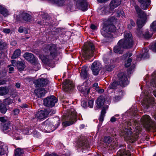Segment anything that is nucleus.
<instances>
[{"label":"nucleus","instance_id":"f257e3e1","mask_svg":"<svg viewBox=\"0 0 156 156\" xmlns=\"http://www.w3.org/2000/svg\"><path fill=\"white\" fill-rule=\"evenodd\" d=\"M124 36V38L120 40L114 47V51L115 53L122 54L124 49L129 48L133 46L134 42L131 33L125 32Z\"/></svg>","mask_w":156,"mask_h":156},{"label":"nucleus","instance_id":"f03ea898","mask_svg":"<svg viewBox=\"0 0 156 156\" xmlns=\"http://www.w3.org/2000/svg\"><path fill=\"white\" fill-rule=\"evenodd\" d=\"M44 49L48 50L50 52L49 55L45 56L43 55H40L39 58L43 62L48 65L49 66L53 68L55 67V64L52 62L51 63V61L55 58L59 54L57 50V48L55 44L46 45Z\"/></svg>","mask_w":156,"mask_h":156},{"label":"nucleus","instance_id":"7ed1b4c3","mask_svg":"<svg viewBox=\"0 0 156 156\" xmlns=\"http://www.w3.org/2000/svg\"><path fill=\"white\" fill-rule=\"evenodd\" d=\"M114 19L110 18L104 20L103 26L101 31L102 35L105 37L110 36V32H113L115 31L116 27L112 23Z\"/></svg>","mask_w":156,"mask_h":156},{"label":"nucleus","instance_id":"20e7f679","mask_svg":"<svg viewBox=\"0 0 156 156\" xmlns=\"http://www.w3.org/2000/svg\"><path fill=\"white\" fill-rule=\"evenodd\" d=\"M131 130L130 128L123 129L121 130L120 135L126 141L133 143L137 140L138 136L137 133H133Z\"/></svg>","mask_w":156,"mask_h":156},{"label":"nucleus","instance_id":"39448f33","mask_svg":"<svg viewBox=\"0 0 156 156\" xmlns=\"http://www.w3.org/2000/svg\"><path fill=\"white\" fill-rule=\"evenodd\" d=\"M94 46L93 44L89 42L85 45L83 50V55L86 59H88L93 56Z\"/></svg>","mask_w":156,"mask_h":156},{"label":"nucleus","instance_id":"423d86ee","mask_svg":"<svg viewBox=\"0 0 156 156\" xmlns=\"http://www.w3.org/2000/svg\"><path fill=\"white\" fill-rule=\"evenodd\" d=\"M76 111L73 108L70 109L69 112V114L68 117V121L62 123L63 126H67L73 124L76 121Z\"/></svg>","mask_w":156,"mask_h":156},{"label":"nucleus","instance_id":"0eeeda50","mask_svg":"<svg viewBox=\"0 0 156 156\" xmlns=\"http://www.w3.org/2000/svg\"><path fill=\"white\" fill-rule=\"evenodd\" d=\"M116 79L119 85L121 86L124 87L127 85L129 83L127 75L124 72H120L119 73L117 74Z\"/></svg>","mask_w":156,"mask_h":156},{"label":"nucleus","instance_id":"6e6552de","mask_svg":"<svg viewBox=\"0 0 156 156\" xmlns=\"http://www.w3.org/2000/svg\"><path fill=\"white\" fill-rule=\"evenodd\" d=\"M141 123L148 130L153 127V122L148 115H144L141 119Z\"/></svg>","mask_w":156,"mask_h":156},{"label":"nucleus","instance_id":"1a4fd4ad","mask_svg":"<svg viewBox=\"0 0 156 156\" xmlns=\"http://www.w3.org/2000/svg\"><path fill=\"white\" fill-rule=\"evenodd\" d=\"M58 101L57 98L52 95L47 97L44 100V105L48 107H52Z\"/></svg>","mask_w":156,"mask_h":156},{"label":"nucleus","instance_id":"9d476101","mask_svg":"<svg viewBox=\"0 0 156 156\" xmlns=\"http://www.w3.org/2000/svg\"><path fill=\"white\" fill-rule=\"evenodd\" d=\"M24 57L29 62H30L33 65H37V67L39 66L40 64L38 63L37 59L35 58L34 55L31 53H26L24 54Z\"/></svg>","mask_w":156,"mask_h":156},{"label":"nucleus","instance_id":"9b49d317","mask_svg":"<svg viewBox=\"0 0 156 156\" xmlns=\"http://www.w3.org/2000/svg\"><path fill=\"white\" fill-rule=\"evenodd\" d=\"M76 6L83 11L87 9V4L86 0H74Z\"/></svg>","mask_w":156,"mask_h":156},{"label":"nucleus","instance_id":"f8f14e48","mask_svg":"<svg viewBox=\"0 0 156 156\" xmlns=\"http://www.w3.org/2000/svg\"><path fill=\"white\" fill-rule=\"evenodd\" d=\"M53 125L48 121H46L40 126L41 129L44 132H51L53 131L52 129Z\"/></svg>","mask_w":156,"mask_h":156},{"label":"nucleus","instance_id":"ddd939ff","mask_svg":"<svg viewBox=\"0 0 156 156\" xmlns=\"http://www.w3.org/2000/svg\"><path fill=\"white\" fill-rule=\"evenodd\" d=\"M154 98L152 97H147L145 98L142 102L143 107L146 108H147L150 105L154 104Z\"/></svg>","mask_w":156,"mask_h":156},{"label":"nucleus","instance_id":"4468645a","mask_svg":"<svg viewBox=\"0 0 156 156\" xmlns=\"http://www.w3.org/2000/svg\"><path fill=\"white\" fill-rule=\"evenodd\" d=\"M135 8L139 18L140 19L146 20V13L143 11L139 6L136 5L135 6Z\"/></svg>","mask_w":156,"mask_h":156},{"label":"nucleus","instance_id":"2eb2a0df","mask_svg":"<svg viewBox=\"0 0 156 156\" xmlns=\"http://www.w3.org/2000/svg\"><path fill=\"white\" fill-rule=\"evenodd\" d=\"M36 87H44L48 83V80L46 79H38L34 82Z\"/></svg>","mask_w":156,"mask_h":156},{"label":"nucleus","instance_id":"dca6fc26","mask_svg":"<svg viewBox=\"0 0 156 156\" xmlns=\"http://www.w3.org/2000/svg\"><path fill=\"white\" fill-rule=\"evenodd\" d=\"M50 110L45 109L44 110H40L36 114V117L39 119H44L48 116L49 114Z\"/></svg>","mask_w":156,"mask_h":156},{"label":"nucleus","instance_id":"f3484780","mask_svg":"<svg viewBox=\"0 0 156 156\" xmlns=\"http://www.w3.org/2000/svg\"><path fill=\"white\" fill-rule=\"evenodd\" d=\"M63 84L62 88L66 91L70 90L73 88V85L72 82L69 80H66Z\"/></svg>","mask_w":156,"mask_h":156},{"label":"nucleus","instance_id":"a211bd4d","mask_svg":"<svg viewBox=\"0 0 156 156\" xmlns=\"http://www.w3.org/2000/svg\"><path fill=\"white\" fill-rule=\"evenodd\" d=\"M140 3L141 8L143 9L146 10L149 6L151 3L150 0H138Z\"/></svg>","mask_w":156,"mask_h":156},{"label":"nucleus","instance_id":"6ab92c4d","mask_svg":"<svg viewBox=\"0 0 156 156\" xmlns=\"http://www.w3.org/2000/svg\"><path fill=\"white\" fill-rule=\"evenodd\" d=\"M121 0H112L110 2V10L109 12L112 13V11L119 5L121 4Z\"/></svg>","mask_w":156,"mask_h":156},{"label":"nucleus","instance_id":"aec40b11","mask_svg":"<svg viewBox=\"0 0 156 156\" xmlns=\"http://www.w3.org/2000/svg\"><path fill=\"white\" fill-rule=\"evenodd\" d=\"M87 85V83L86 82H84L81 85H78L77 87V89L81 92H86L88 94L90 92V89L88 88Z\"/></svg>","mask_w":156,"mask_h":156},{"label":"nucleus","instance_id":"412c9836","mask_svg":"<svg viewBox=\"0 0 156 156\" xmlns=\"http://www.w3.org/2000/svg\"><path fill=\"white\" fill-rule=\"evenodd\" d=\"M34 92L38 98L43 97L47 92L45 89L42 88L35 90Z\"/></svg>","mask_w":156,"mask_h":156},{"label":"nucleus","instance_id":"4be33fe9","mask_svg":"<svg viewBox=\"0 0 156 156\" xmlns=\"http://www.w3.org/2000/svg\"><path fill=\"white\" fill-rule=\"evenodd\" d=\"M117 156H130L131 154L129 151H126L125 148L123 147L117 152Z\"/></svg>","mask_w":156,"mask_h":156},{"label":"nucleus","instance_id":"5701e85b","mask_svg":"<svg viewBox=\"0 0 156 156\" xmlns=\"http://www.w3.org/2000/svg\"><path fill=\"white\" fill-rule=\"evenodd\" d=\"M20 16L23 20L26 21H29L30 20V15L24 12L20 13Z\"/></svg>","mask_w":156,"mask_h":156},{"label":"nucleus","instance_id":"b1692460","mask_svg":"<svg viewBox=\"0 0 156 156\" xmlns=\"http://www.w3.org/2000/svg\"><path fill=\"white\" fill-rule=\"evenodd\" d=\"M9 91V89L7 86L0 87V95L4 96L7 94Z\"/></svg>","mask_w":156,"mask_h":156},{"label":"nucleus","instance_id":"393cba45","mask_svg":"<svg viewBox=\"0 0 156 156\" xmlns=\"http://www.w3.org/2000/svg\"><path fill=\"white\" fill-rule=\"evenodd\" d=\"M105 102V98L103 97H99L97 100V104L98 106L100 108L102 106Z\"/></svg>","mask_w":156,"mask_h":156},{"label":"nucleus","instance_id":"a878e982","mask_svg":"<svg viewBox=\"0 0 156 156\" xmlns=\"http://www.w3.org/2000/svg\"><path fill=\"white\" fill-rule=\"evenodd\" d=\"M81 77L83 79H86L89 77L87 70L86 69H82L80 73Z\"/></svg>","mask_w":156,"mask_h":156},{"label":"nucleus","instance_id":"bb28decb","mask_svg":"<svg viewBox=\"0 0 156 156\" xmlns=\"http://www.w3.org/2000/svg\"><path fill=\"white\" fill-rule=\"evenodd\" d=\"M134 125L135 127L134 128V131L137 133H139L142 130V128L140 127V124L136 121H134Z\"/></svg>","mask_w":156,"mask_h":156},{"label":"nucleus","instance_id":"cd10ccee","mask_svg":"<svg viewBox=\"0 0 156 156\" xmlns=\"http://www.w3.org/2000/svg\"><path fill=\"white\" fill-rule=\"evenodd\" d=\"M119 85V84L118 82L116 80H114L112 83L110 84L108 88L109 89H115Z\"/></svg>","mask_w":156,"mask_h":156},{"label":"nucleus","instance_id":"c85d7f7f","mask_svg":"<svg viewBox=\"0 0 156 156\" xmlns=\"http://www.w3.org/2000/svg\"><path fill=\"white\" fill-rule=\"evenodd\" d=\"M108 107L107 106L106 107L104 108L102 110L100 117L99 119L100 121L103 122L104 120V117L106 113V111Z\"/></svg>","mask_w":156,"mask_h":156},{"label":"nucleus","instance_id":"c756f323","mask_svg":"<svg viewBox=\"0 0 156 156\" xmlns=\"http://www.w3.org/2000/svg\"><path fill=\"white\" fill-rule=\"evenodd\" d=\"M8 147L6 145H0V155H3L6 153Z\"/></svg>","mask_w":156,"mask_h":156},{"label":"nucleus","instance_id":"7c9ffc66","mask_svg":"<svg viewBox=\"0 0 156 156\" xmlns=\"http://www.w3.org/2000/svg\"><path fill=\"white\" fill-rule=\"evenodd\" d=\"M146 20L140 19L137 20V23L138 27L139 28H141L145 24Z\"/></svg>","mask_w":156,"mask_h":156},{"label":"nucleus","instance_id":"2f4dec72","mask_svg":"<svg viewBox=\"0 0 156 156\" xmlns=\"http://www.w3.org/2000/svg\"><path fill=\"white\" fill-rule=\"evenodd\" d=\"M20 54V49H17L14 51L11 57V58L13 59H15L19 56Z\"/></svg>","mask_w":156,"mask_h":156},{"label":"nucleus","instance_id":"473e14b6","mask_svg":"<svg viewBox=\"0 0 156 156\" xmlns=\"http://www.w3.org/2000/svg\"><path fill=\"white\" fill-rule=\"evenodd\" d=\"M108 9V8H107L103 7L101 9H98V12L100 15H102L108 13V12H107ZM109 12L108 13H109Z\"/></svg>","mask_w":156,"mask_h":156},{"label":"nucleus","instance_id":"72a5a7b5","mask_svg":"<svg viewBox=\"0 0 156 156\" xmlns=\"http://www.w3.org/2000/svg\"><path fill=\"white\" fill-rule=\"evenodd\" d=\"M16 64L17 68H24L26 67L25 62L23 61H18Z\"/></svg>","mask_w":156,"mask_h":156},{"label":"nucleus","instance_id":"f704fd0d","mask_svg":"<svg viewBox=\"0 0 156 156\" xmlns=\"http://www.w3.org/2000/svg\"><path fill=\"white\" fill-rule=\"evenodd\" d=\"M101 67V63L99 62H94L91 66L92 68H99Z\"/></svg>","mask_w":156,"mask_h":156},{"label":"nucleus","instance_id":"c9c22d12","mask_svg":"<svg viewBox=\"0 0 156 156\" xmlns=\"http://www.w3.org/2000/svg\"><path fill=\"white\" fill-rule=\"evenodd\" d=\"M0 13L5 16H6L8 15L7 10L0 5Z\"/></svg>","mask_w":156,"mask_h":156},{"label":"nucleus","instance_id":"e433bc0d","mask_svg":"<svg viewBox=\"0 0 156 156\" xmlns=\"http://www.w3.org/2000/svg\"><path fill=\"white\" fill-rule=\"evenodd\" d=\"M0 13L5 16H6L8 15L7 10L0 5Z\"/></svg>","mask_w":156,"mask_h":156},{"label":"nucleus","instance_id":"4c0bfd02","mask_svg":"<svg viewBox=\"0 0 156 156\" xmlns=\"http://www.w3.org/2000/svg\"><path fill=\"white\" fill-rule=\"evenodd\" d=\"M7 109L5 106L3 104H0V111L1 112L4 114L6 112Z\"/></svg>","mask_w":156,"mask_h":156},{"label":"nucleus","instance_id":"58836bf2","mask_svg":"<svg viewBox=\"0 0 156 156\" xmlns=\"http://www.w3.org/2000/svg\"><path fill=\"white\" fill-rule=\"evenodd\" d=\"M24 153L23 151L20 148H17L16 150V152L15 153V156H21V155Z\"/></svg>","mask_w":156,"mask_h":156},{"label":"nucleus","instance_id":"ea45409f","mask_svg":"<svg viewBox=\"0 0 156 156\" xmlns=\"http://www.w3.org/2000/svg\"><path fill=\"white\" fill-rule=\"evenodd\" d=\"M10 126V125L9 123H5L2 127V129L3 132L5 133L7 132Z\"/></svg>","mask_w":156,"mask_h":156},{"label":"nucleus","instance_id":"a19ab883","mask_svg":"<svg viewBox=\"0 0 156 156\" xmlns=\"http://www.w3.org/2000/svg\"><path fill=\"white\" fill-rule=\"evenodd\" d=\"M52 1L54 2L56 4L59 6L63 5L65 1V0H51Z\"/></svg>","mask_w":156,"mask_h":156},{"label":"nucleus","instance_id":"79ce46f5","mask_svg":"<svg viewBox=\"0 0 156 156\" xmlns=\"http://www.w3.org/2000/svg\"><path fill=\"white\" fill-rule=\"evenodd\" d=\"M13 100L9 98H6L4 100L5 104L7 105H9L13 103Z\"/></svg>","mask_w":156,"mask_h":156},{"label":"nucleus","instance_id":"37998d69","mask_svg":"<svg viewBox=\"0 0 156 156\" xmlns=\"http://www.w3.org/2000/svg\"><path fill=\"white\" fill-rule=\"evenodd\" d=\"M104 141L105 143L109 144L111 142L112 140L110 136H105L104 137Z\"/></svg>","mask_w":156,"mask_h":156},{"label":"nucleus","instance_id":"c03bdc74","mask_svg":"<svg viewBox=\"0 0 156 156\" xmlns=\"http://www.w3.org/2000/svg\"><path fill=\"white\" fill-rule=\"evenodd\" d=\"M144 53L142 55V58H148L149 57V55L148 52V50L147 49H145L144 50Z\"/></svg>","mask_w":156,"mask_h":156},{"label":"nucleus","instance_id":"a18cd8bd","mask_svg":"<svg viewBox=\"0 0 156 156\" xmlns=\"http://www.w3.org/2000/svg\"><path fill=\"white\" fill-rule=\"evenodd\" d=\"M151 30L153 31H156V21H154L151 26Z\"/></svg>","mask_w":156,"mask_h":156},{"label":"nucleus","instance_id":"49530a36","mask_svg":"<svg viewBox=\"0 0 156 156\" xmlns=\"http://www.w3.org/2000/svg\"><path fill=\"white\" fill-rule=\"evenodd\" d=\"M93 74L94 75H97L98 74L100 70L99 69H92Z\"/></svg>","mask_w":156,"mask_h":156},{"label":"nucleus","instance_id":"de8ad7c7","mask_svg":"<svg viewBox=\"0 0 156 156\" xmlns=\"http://www.w3.org/2000/svg\"><path fill=\"white\" fill-rule=\"evenodd\" d=\"M132 61V59L130 58H129L127 60L125 64V66L126 67H128L131 65V62Z\"/></svg>","mask_w":156,"mask_h":156},{"label":"nucleus","instance_id":"09e8293b","mask_svg":"<svg viewBox=\"0 0 156 156\" xmlns=\"http://www.w3.org/2000/svg\"><path fill=\"white\" fill-rule=\"evenodd\" d=\"M7 71H6L5 69H3L2 70V72L0 73V76L1 77H4L6 75Z\"/></svg>","mask_w":156,"mask_h":156},{"label":"nucleus","instance_id":"8fccbe9b","mask_svg":"<svg viewBox=\"0 0 156 156\" xmlns=\"http://www.w3.org/2000/svg\"><path fill=\"white\" fill-rule=\"evenodd\" d=\"M144 36L146 38H149L151 37V35L150 34L148 31H147L144 34Z\"/></svg>","mask_w":156,"mask_h":156},{"label":"nucleus","instance_id":"3c124183","mask_svg":"<svg viewBox=\"0 0 156 156\" xmlns=\"http://www.w3.org/2000/svg\"><path fill=\"white\" fill-rule=\"evenodd\" d=\"M94 101V100L92 99L91 100H89L88 102V106L90 108H92L93 106V103Z\"/></svg>","mask_w":156,"mask_h":156},{"label":"nucleus","instance_id":"603ef678","mask_svg":"<svg viewBox=\"0 0 156 156\" xmlns=\"http://www.w3.org/2000/svg\"><path fill=\"white\" fill-rule=\"evenodd\" d=\"M20 110L18 108L15 109L13 111V114L15 115H17L19 113Z\"/></svg>","mask_w":156,"mask_h":156},{"label":"nucleus","instance_id":"864d4df0","mask_svg":"<svg viewBox=\"0 0 156 156\" xmlns=\"http://www.w3.org/2000/svg\"><path fill=\"white\" fill-rule=\"evenodd\" d=\"M151 49L153 51L156 52V42L151 46Z\"/></svg>","mask_w":156,"mask_h":156},{"label":"nucleus","instance_id":"5fc2aeb1","mask_svg":"<svg viewBox=\"0 0 156 156\" xmlns=\"http://www.w3.org/2000/svg\"><path fill=\"white\" fill-rule=\"evenodd\" d=\"M5 45V43L1 41H0V49L3 48Z\"/></svg>","mask_w":156,"mask_h":156},{"label":"nucleus","instance_id":"6e6d98bb","mask_svg":"<svg viewBox=\"0 0 156 156\" xmlns=\"http://www.w3.org/2000/svg\"><path fill=\"white\" fill-rule=\"evenodd\" d=\"M125 125H126L127 126H129L131 125V122L129 120H128L125 122Z\"/></svg>","mask_w":156,"mask_h":156},{"label":"nucleus","instance_id":"4d7b16f0","mask_svg":"<svg viewBox=\"0 0 156 156\" xmlns=\"http://www.w3.org/2000/svg\"><path fill=\"white\" fill-rule=\"evenodd\" d=\"M122 98L121 96H118L114 98V100L115 101H117L119 100Z\"/></svg>","mask_w":156,"mask_h":156},{"label":"nucleus","instance_id":"13d9d810","mask_svg":"<svg viewBox=\"0 0 156 156\" xmlns=\"http://www.w3.org/2000/svg\"><path fill=\"white\" fill-rule=\"evenodd\" d=\"M2 31L6 34H8L10 32V30L9 29H4Z\"/></svg>","mask_w":156,"mask_h":156},{"label":"nucleus","instance_id":"bf43d9fd","mask_svg":"<svg viewBox=\"0 0 156 156\" xmlns=\"http://www.w3.org/2000/svg\"><path fill=\"white\" fill-rule=\"evenodd\" d=\"M25 29V27H19L18 30V31L20 33H23V31Z\"/></svg>","mask_w":156,"mask_h":156},{"label":"nucleus","instance_id":"052dcab7","mask_svg":"<svg viewBox=\"0 0 156 156\" xmlns=\"http://www.w3.org/2000/svg\"><path fill=\"white\" fill-rule=\"evenodd\" d=\"M7 81L5 80H0V85L4 84L6 83Z\"/></svg>","mask_w":156,"mask_h":156},{"label":"nucleus","instance_id":"680f3d73","mask_svg":"<svg viewBox=\"0 0 156 156\" xmlns=\"http://www.w3.org/2000/svg\"><path fill=\"white\" fill-rule=\"evenodd\" d=\"M48 110H50V112H49V114L50 113V115L51 114H54L55 113V110L53 109H47Z\"/></svg>","mask_w":156,"mask_h":156},{"label":"nucleus","instance_id":"e2e57ef3","mask_svg":"<svg viewBox=\"0 0 156 156\" xmlns=\"http://www.w3.org/2000/svg\"><path fill=\"white\" fill-rule=\"evenodd\" d=\"M117 120V119L116 118H115L114 116H113L110 119V121L112 122H115Z\"/></svg>","mask_w":156,"mask_h":156},{"label":"nucleus","instance_id":"0e129e2a","mask_svg":"<svg viewBox=\"0 0 156 156\" xmlns=\"http://www.w3.org/2000/svg\"><path fill=\"white\" fill-rule=\"evenodd\" d=\"M20 107L22 108H26L28 107V105L25 104H23L21 105Z\"/></svg>","mask_w":156,"mask_h":156},{"label":"nucleus","instance_id":"69168bd1","mask_svg":"<svg viewBox=\"0 0 156 156\" xmlns=\"http://www.w3.org/2000/svg\"><path fill=\"white\" fill-rule=\"evenodd\" d=\"M12 63V66H15L16 65H17L16 63V61L15 60H12L11 61Z\"/></svg>","mask_w":156,"mask_h":156},{"label":"nucleus","instance_id":"338daca9","mask_svg":"<svg viewBox=\"0 0 156 156\" xmlns=\"http://www.w3.org/2000/svg\"><path fill=\"white\" fill-rule=\"evenodd\" d=\"M130 25L132 26L133 27H134L135 25V23L132 20H130Z\"/></svg>","mask_w":156,"mask_h":156},{"label":"nucleus","instance_id":"774afa93","mask_svg":"<svg viewBox=\"0 0 156 156\" xmlns=\"http://www.w3.org/2000/svg\"><path fill=\"white\" fill-rule=\"evenodd\" d=\"M0 121L2 122H5V120L4 117H0Z\"/></svg>","mask_w":156,"mask_h":156}]
</instances>
